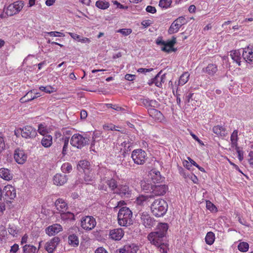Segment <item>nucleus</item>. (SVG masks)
I'll use <instances>...</instances> for the list:
<instances>
[{
	"label": "nucleus",
	"instance_id": "1",
	"mask_svg": "<svg viewBox=\"0 0 253 253\" xmlns=\"http://www.w3.org/2000/svg\"><path fill=\"white\" fill-rule=\"evenodd\" d=\"M169 226L166 222H159L157 226V231L152 232L147 238L150 243L155 246L163 244V238L166 236Z\"/></svg>",
	"mask_w": 253,
	"mask_h": 253
},
{
	"label": "nucleus",
	"instance_id": "2",
	"mask_svg": "<svg viewBox=\"0 0 253 253\" xmlns=\"http://www.w3.org/2000/svg\"><path fill=\"white\" fill-rule=\"evenodd\" d=\"M168 204L166 201L162 199L155 200L151 204V209L153 214L157 216H163L167 211Z\"/></svg>",
	"mask_w": 253,
	"mask_h": 253
},
{
	"label": "nucleus",
	"instance_id": "3",
	"mask_svg": "<svg viewBox=\"0 0 253 253\" xmlns=\"http://www.w3.org/2000/svg\"><path fill=\"white\" fill-rule=\"evenodd\" d=\"M89 139L85 136H83L79 133L73 135L70 140L71 145L78 149H82L89 144Z\"/></svg>",
	"mask_w": 253,
	"mask_h": 253
},
{
	"label": "nucleus",
	"instance_id": "4",
	"mask_svg": "<svg viewBox=\"0 0 253 253\" xmlns=\"http://www.w3.org/2000/svg\"><path fill=\"white\" fill-rule=\"evenodd\" d=\"M131 158L134 163L137 165H143L147 160V154L142 149H136L131 152Z\"/></svg>",
	"mask_w": 253,
	"mask_h": 253
},
{
	"label": "nucleus",
	"instance_id": "5",
	"mask_svg": "<svg viewBox=\"0 0 253 253\" xmlns=\"http://www.w3.org/2000/svg\"><path fill=\"white\" fill-rule=\"evenodd\" d=\"M24 6V2L21 0L17 1L9 4L6 8L7 16H11L19 13Z\"/></svg>",
	"mask_w": 253,
	"mask_h": 253
},
{
	"label": "nucleus",
	"instance_id": "6",
	"mask_svg": "<svg viewBox=\"0 0 253 253\" xmlns=\"http://www.w3.org/2000/svg\"><path fill=\"white\" fill-rule=\"evenodd\" d=\"M242 57L247 63L253 66V45L242 49Z\"/></svg>",
	"mask_w": 253,
	"mask_h": 253
},
{
	"label": "nucleus",
	"instance_id": "7",
	"mask_svg": "<svg viewBox=\"0 0 253 253\" xmlns=\"http://www.w3.org/2000/svg\"><path fill=\"white\" fill-rule=\"evenodd\" d=\"M3 194L6 201L13 200L16 196V189L11 185H7L3 189Z\"/></svg>",
	"mask_w": 253,
	"mask_h": 253
},
{
	"label": "nucleus",
	"instance_id": "8",
	"mask_svg": "<svg viewBox=\"0 0 253 253\" xmlns=\"http://www.w3.org/2000/svg\"><path fill=\"white\" fill-rule=\"evenodd\" d=\"M115 194L120 196L122 198H129L131 195L132 190L127 184H121L118 186Z\"/></svg>",
	"mask_w": 253,
	"mask_h": 253
},
{
	"label": "nucleus",
	"instance_id": "9",
	"mask_svg": "<svg viewBox=\"0 0 253 253\" xmlns=\"http://www.w3.org/2000/svg\"><path fill=\"white\" fill-rule=\"evenodd\" d=\"M132 214L128 208L122 207L119 211L118 214V221H128L131 219Z\"/></svg>",
	"mask_w": 253,
	"mask_h": 253
},
{
	"label": "nucleus",
	"instance_id": "10",
	"mask_svg": "<svg viewBox=\"0 0 253 253\" xmlns=\"http://www.w3.org/2000/svg\"><path fill=\"white\" fill-rule=\"evenodd\" d=\"M37 130L31 126H26L22 128L21 136L25 138H33L37 135Z\"/></svg>",
	"mask_w": 253,
	"mask_h": 253
},
{
	"label": "nucleus",
	"instance_id": "11",
	"mask_svg": "<svg viewBox=\"0 0 253 253\" xmlns=\"http://www.w3.org/2000/svg\"><path fill=\"white\" fill-rule=\"evenodd\" d=\"M60 239L58 237H54L45 245V249L48 253H53L59 244Z\"/></svg>",
	"mask_w": 253,
	"mask_h": 253
},
{
	"label": "nucleus",
	"instance_id": "12",
	"mask_svg": "<svg viewBox=\"0 0 253 253\" xmlns=\"http://www.w3.org/2000/svg\"><path fill=\"white\" fill-rule=\"evenodd\" d=\"M14 158L19 164H23L26 161L27 156L23 150L16 149L14 151Z\"/></svg>",
	"mask_w": 253,
	"mask_h": 253
},
{
	"label": "nucleus",
	"instance_id": "13",
	"mask_svg": "<svg viewBox=\"0 0 253 253\" xmlns=\"http://www.w3.org/2000/svg\"><path fill=\"white\" fill-rule=\"evenodd\" d=\"M168 190V186L165 184L153 185L151 193L155 196L164 195Z\"/></svg>",
	"mask_w": 253,
	"mask_h": 253
},
{
	"label": "nucleus",
	"instance_id": "14",
	"mask_svg": "<svg viewBox=\"0 0 253 253\" xmlns=\"http://www.w3.org/2000/svg\"><path fill=\"white\" fill-rule=\"evenodd\" d=\"M161 72H159L155 77V78L151 79L149 81L148 84L151 85L153 84H155L156 86L159 87H161L162 86V84L165 82L166 76L165 74L160 75Z\"/></svg>",
	"mask_w": 253,
	"mask_h": 253
},
{
	"label": "nucleus",
	"instance_id": "15",
	"mask_svg": "<svg viewBox=\"0 0 253 253\" xmlns=\"http://www.w3.org/2000/svg\"><path fill=\"white\" fill-rule=\"evenodd\" d=\"M62 230V227L58 223L49 226L45 229L46 233L49 236H54Z\"/></svg>",
	"mask_w": 253,
	"mask_h": 253
},
{
	"label": "nucleus",
	"instance_id": "16",
	"mask_svg": "<svg viewBox=\"0 0 253 253\" xmlns=\"http://www.w3.org/2000/svg\"><path fill=\"white\" fill-rule=\"evenodd\" d=\"M148 112L149 116L156 121L161 122L164 119V117L163 114L155 108H148Z\"/></svg>",
	"mask_w": 253,
	"mask_h": 253
},
{
	"label": "nucleus",
	"instance_id": "17",
	"mask_svg": "<svg viewBox=\"0 0 253 253\" xmlns=\"http://www.w3.org/2000/svg\"><path fill=\"white\" fill-rule=\"evenodd\" d=\"M40 96L41 94L39 92H37L35 89H33L28 92L24 96L21 98L20 100L21 102H29Z\"/></svg>",
	"mask_w": 253,
	"mask_h": 253
},
{
	"label": "nucleus",
	"instance_id": "18",
	"mask_svg": "<svg viewBox=\"0 0 253 253\" xmlns=\"http://www.w3.org/2000/svg\"><path fill=\"white\" fill-rule=\"evenodd\" d=\"M212 130L218 137L223 138L227 134L226 128L222 126L217 125L214 126L212 127Z\"/></svg>",
	"mask_w": 253,
	"mask_h": 253
},
{
	"label": "nucleus",
	"instance_id": "19",
	"mask_svg": "<svg viewBox=\"0 0 253 253\" xmlns=\"http://www.w3.org/2000/svg\"><path fill=\"white\" fill-rule=\"evenodd\" d=\"M67 180V175L65 174L57 173L53 178V183L56 185H62Z\"/></svg>",
	"mask_w": 253,
	"mask_h": 253
},
{
	"label": "nucleus",
	"instance_id": "20",
	"mask_svg": "<svg viewBox=\"0 0 253 253\" xmlns=\"http://www.w3.org/2000/svg\"><path fill=\"white\" fill-rule=\"evenodd\" d=\"M55 206L57 210L61 213L65 211L68 208L67 203L63 199L60 198L55 201Z\"/></svg>",
	"mask_w": 253,
	"mask_h": 253
},
{
	"label": "nucleus",
	"instance_id": "21",
	"mask_svg": "<svg viewBox=\"0 0 253 253\" xmlns=\"http://www.w3.org/2000/svg\"><path fill=\"white\" fill-rule=\"evenodd\" d=\"M141 103L146 108H157L159 104L158 101L154 99H150L148 98H142L140 99Z\"/></svg>",
	"mask_w": 253,
	"mask_h": 253
},
{
	"label": "nucleus",
	"instance_id": "22",
	"mask_svg": "<svg viewBox=\"0 0 253 253\" xmlns=\"http://www.w3.org/2000/svg\"><path fill=\"white\" fill-rule=\"evenodd\" d=\"M124 236V232L122 229L118 228L111 230L110 236L111 239L116 241L120 240Z\"/></svg>",
	"mask_w": 253,
	"mask_h": 253
},
{
	"label": "nucleus",
	"instance_id": "23",
	"mask_svg": "<svg viewBox=\"0 0 253 253\" xmlns=\"http://www.w3.org/2000/svg\"><path fill=\"white\" fill-rule=\"evenodd\" d=\"M230 55L233 60L235 62L238 66L241 65V59L243 58L242 55H241V49L230 51Z\"/></svg>",
	"mask_w": 253,
	"mask_h": 253
},
{
	"label": "nucleus",
	"instance_id": "24",
	"mask_svg": "<svg viewBox=\"0 0 253 253\" xmlns=\"http://www.w3.org/2000/svg\"><path fill=\"white\" fill-rule=\"evenodd\" d=\"M202 71L212 76L217 71V66L215 64H209L206 68H203Z\"/></svg>",
	"mask_w": 253,
	"mask_h": 253
},
{
	"label": "nucleus",
	"instance_id": "25",
	"mask_svg": "<svg viewBox=\"0 0 253 253\" xmlns=\"http://www.w3.org/2000/svg\"><path fill=\"white\" fill-rule=\"evenodd\" d=\"M0 177L5 180L9 181L12 179L13 177V174L8 169L0 168Z\"/></svg>",
	"mask_w": 253,
	"mask_h": 253
},
{
	"label": "nucleus",
	"instance_id": "26",
	"mask_svg": "<svg viewBox=\"0 0 253 253\" xmlns=\"http://www.w3.org/2000/svg\"><path fill=\"white\" fill-rule=\"evenodd\" d=\"M41 140V144L45 148H49L52 144V136L49 134L43 135Z\"/></svg>",
	"mask_w": 253,
	"mask_h": 253
},
{
	"label": "nucleus",
	"instance_id": "27",
	"mask_svg": "<svg viewBox=\"0 0 253 253\" xmlns=\"http://www.w3.org/2000/svg\"><path fill=\"white\" fill-rule=\"evenodd\" d=\"M190 74L188 72L183 73L180 77L177 83L175 82V85L177 87L178 85H183L189 80Z\"/></svg>",
	"mask_w": 253,
	"mask_h": 253
},
{
	"label": "nucleus",
	"instance_id": "28",
	"mask_svg": "<svg viewBox=\"0 0 253 253\" xmlns=\"http://www.w3.org/2000/svg\"><path fill=\"white\" fill-rule=\"evenodd\" d=\"M140 186L142 190L146 193L152 192L153 185L148 181L142 180L140 181Z\"/></svg>",
	"mask_w": 253,
	"mask_h": 253
},
{
	"label": "nucleus",
	"instance_id": "29",
	"mask_svg": "<svg viewBox=\"0 0 253 253\" xmlns=\"http://www.w3.org/2000/svg\"><path fill=\"white\" fill-rule=\"evenodd\" d=\"M106 183L108 185V188L115 193L116 190H117L118 185L117 181L114 178H110L109 179L106 180Z\"/></svg>",
	"mask_w": 253,
	"mask_h": 253
},
{
	"label": "nucleus",
	"instance_id": "30",
	"mask_svg": "<svg viewBox=\"0 0 253 253\" xmlns=\"http://www.w3.org/2000/svg\"><path fill=\"white\" fill-rule=\"evenodd\" d=\"M60 140L63 143L61 153L63 156H64L67 154L68 151L69 136L62 137Z\"/></svg>",
	"mask_w": 253,
	"mask_h": 253
},
{
	"label": "nucleus",
	"instance_id": "31",
	"mask_svg": "<svg viewBox=\"0 0 253 253\" xmlns=\"http://www.w3.org/2000/svg\"><path fill=\"white\" fill-rule=\"evenodd\" d=\"M69 244L73 247H78L79 244L78 237L74 234L70 235L68 236Z\"/></svg>",
	"mask_w": 253,
	"mask_h": 253
},
{
	"label": "nucleus",
	"instance_id": "32",
	"mask_svg": "<svg viewBox=\"0 0 253 253\" xmlns=\"http://www.w3.org/2000/svg\"><path fill=\"white\" fill-rule=\"evenodd\" d=\"M89 166V163L87 161L82 160L79 162L78 165H77V169L79 171L83 170L84 172L88 171Z\"/></svg>",
	"mask_w": 253,
	"mask_h": 253
},
{
	"label": "nucleus",
	"instance_id": "33",
	"mask_svg": "<svg viewBox=\"0 0 253 253\" xmlns=\"http://www.w3.org/2000/svg\"><path fill=\"white\" fill-rule=\"evenodd\" d=\"M69 35L75 40L77 41L78 42L85 43H89L90 42V40L87 38H84L80 35H77L74 33H69Z\"/></svg>",
	"mask_w": 253,
	"mask_h": 253
},
{
	"label": "nucleus",
	"instance_id": "34",
	"mask_svg": "<svg viewBox=\"0 0 253 253\" xmlns=\"http://www.w3.org/2000/svg\"><path fill=\"white\" fill-rule=\"evenodd\" d=\"M61 218L63 221L75 220L74 214L70 212H65V211L60 213Z\"/></svg>",
	"mask_w": 253,
	"mask_h": 253
},
{
	"label": "nucleus",
	"instance_id": "35",
	"mask_svg": "<svg viewBox=\"0 0 253 253\" xmlns=\"http://www.w3.org/2000/svg\"><path fill=\"white\" fill-rule=\"evenodd\" d=\"M137 220H139L138 218H139L142 221H149V220L151 221L152 220L151 217L147 212L139 213V214L137 215Z\"/></svg>",
	"mask_w": 253,
	"mask_h": 253
},
{
	"label": "nucleus",
	"instance_id": "36",
	"mask_svg": "<svg viewBox=\"0 0 253 253\" xmlns=\"http://www.w3.org/2000/svg\"><path fill=\"white\" fill-rule=\"evenodd\" d=\"M152 197V196L151 195H150V196H144V195H140L139 196H138L135 202L136 203V204L138 205H143L144 203V202H146L148 199L149 198H151Z\"/></svg>",
	"mask_w": 253,
	"mask_h": 253
},
{
	"label": "nucleus",
	"instance_id": "37",
	"mask_svg": "<svg viewBox=\"0 0 253 253\" xmlns=\"http://www.w3.org/2000/svg\"><path fill=\"white\" fill-rule=\"evenodd\" d=\"M95 5L99 9H106L109 7L110 4L108 1L98 0L96 2Z\"/></svg>",
	"mask_w": 253,
	"mask_h": 253
},
{
	"label": "nucleus",
	"instance_id": "38",
	"mask_svg": "<svg viewBox=\"0 0 253 253\" xmlns=\"http://www.w3.org/2000/svg\"><path fill=\"white\" fill-rule=\"evenodd\" d=\"M180 27V24L178 25V23L174 21L169 28L168 32L170 34L175 33L178 31Z\"/></svg>",
	"mask_w": 253,
	"mask_h": 253
},
{
	"label": "nucleus",
	"instance_id": "39",
	"mask_svg": "<svg viewBox=\"0 0 253 253\" xmlns=\"http://www.w3.org/2000/svg\"><path fill=\"white\" fill-rule=\"evenodd\" d=\"M214 239V234L211 232H209L205 237V241L207 244L211 245L213 243Z\"/></svg>",
	"mask_w": 253,
	"mask_h": 253
},
{
	"label": "nucleus",
	"instance_id": "40",
	"mask_svg": "<svg viewBox=\"0 0 253 253\" xmlns=\"http://www.w3.org/2000/svg\"><path fill=\"white\" fill-rule=\"evenodd\" d=\"M96 222H81V226L85 230H90L96 226Z\"/></svg>",
	"mask_w": 253,
	"mask_h": 253
},
{
	"label": "nucleus",
	"instance_id": "41",
	"mask_svg": "<svg viewBox=\"0 0 253 253\" xmlns=\"http://www.w3.org/2000/svg\"><path fill=\"white\" fill-rule=\"evenodd\" d=\"M23 251L24 253H35L37 248L33 245H26L23 246Z\"/></svg>",
	"mask_w": 253,
	"mask_h": 253
},
{
	"label": "nucleus",
	"instance_id": "42",
	"mask_svg": "<svg viewBox=\"0 0 253 253\" xmlns=\"http://www.w3.org/2000/svg\"><path fill=\"white\" fill-rule=\"evenodd\" d=\"M126 247H128V251L129 253H136L139 250V247L133 243L127 244L125 245Z\"/></svg>",
	"mask_w": 253,
	"mask_h": 253
},
{
	"label": "nucleus",
	"instance_id": "43",
	"mask_svg": "<svg viewBox=\"0 0 253 253\" xmlns=\"http://www.w3.org/2000/svg\"><path fill=\"white\" fill-rule=\"evenodd\" d=\"M120 161L121 165L127 169H130L132 167V163L130 162L129 158L122 159V157H121Z\"/></svg>",
	"mask_w": 253,
	"mask_h": 253
},
{
	"label": "nucleus",
	"instance_id": "44",
	"mask_svg": "<svg viewBox=\"0 0 253 253\" xmlns=\"http://www.w3.org/2000/svg\"><path fill=\"white\" fill-rule=\"evenodd\" d=\"M238 130H234L232 133L231 134L230 139L231 141L232 145L233 146H237V141H238Z\"/></svg>",
	"mask_w": 253,
	"mask_h": 253
},
{
	"label": "nucleus",
	"instance_id": "45",
	"mask_svg": "<svg viewBox=\"0 0 253 253\" xmlns=\"http://www.w3.org/2000/svg\"><path fill=\"white\" fill-rule=\"evenodd\" d=\"M249 245L247 242H241L238 246V250L242 252H246L249 250Z\"/></svg>",
	"mask_w": 253,
	"mask_h": 253
},
{
	"label": "nucleus",
	"instance_id": "46",
	"mask_svg": "<svg viewBox=\"0 0 253 253\" xmlns=\"http://www.w3.org/2000/svg\"><path fill=\"white\" fill-rule=\"evenodd\" d=\"M61 169L64 173L70 172L72 170V167L69 163H66L62 165Z\"/></svg>",
	"mask_w": 253,
	"mask_h": 253
},
{
	"label": "nucleus",
	"instance_id": "47",
	"mask_svg": "<svg viewBox=\"0 0 253 253\" xmlns=\"http://www.w3.org/2000/svg\"><path fill=\"white\" fill-rule=\"evenodd\" d=\"M171 2V0H160L159 5L161 7L167 8L170 6Z\"/></svg>",
	"mask_w": 253,
	"mask_h": 253
},
{
	"label": "nucleus",
	"instance_id": "48",
	"mask_svg": "<svg viewBox=\"0 0 253 253\" xmlns=\"http://www.w3.org/2000/svg\"><path fill=\"white\" fill-rule=\"evenodd\" d=\"M132 30L129 28L120 29L117 30V33H120L125 36L129 35L132 33Z\"/></svg>",
	"mask_w": 253,
	"mask_h": 253
},
{
	"label": "nucleus",
	"instance_id": "49",
	"mask_svg": "<svg viewBox=\"0 0 253 253\" xmlns=\"http://www.w3.org/2000/svg\"><path fill=\"white\" fill-rule=\"evenodd\" d=\"M8 231L10 234L12 235L13 236H15L17 234L18 230L13 225H10L8 228Z\"/></svg>",
	"mask_w": 253,
	"mask_h": 253
},
{
	"label": "nucleus",
	"instance_id": "50",
	"mask_svg": "<svg viewBox=\"0 0 253 253\" xmlns=\"http://www.w3.org/2000/svg\"><path fill=\"white\" fill-rule=\"evenodd\" d=\"M38 131L42 135H45L47 133V129L44 125L41 124L39 125Z\"/></svg>",
	"mask_w": 253,
	"mask_h": 253
},
{
	"label": "nucleus",
	"instance_id": "51",
	"mask_svg": "<svg viewBox=\"0 0 253 253\" xmlns=\"http://www.w3.org/2000/svg\"><path fill=\"white\" fill-rule=\"evenodd\" d=\"M108 185L106 183V180H102L99 184L98 189L105 192L108 191Z\"/></svg>",
	"mask_w": 253,
	"mask_h": 253
},
{
	"label": "nucleus",
	"instance_id": "52",
	"mask_svg": "<svg viewBox=\"0 0 253 253\" xmlns=\"http://www.w3.org/2000/svg\"><path fill=\"white\" fill-rule=\"evenodd\" d=\"M40 89L47 93H50L53 92L54 88L51 86H41L40 87Z\"/></svg>",
	"mask_w": 253,
	"mask_h": 253
},
{
	"label": "nucleus",
	"instance_id": "53",
	"mask_svg": "<svg viewBox=\"0 0 253 253\" xmlns=\"http://www.w3.org/2000/svg\"><path fill=\"white\" fill-rule=\"evenodd\" d=\"M84 180L87 183H89L93 180V175L90 173H88L87 171H84Z\"/></svg>",
	"mask_w": 253,
	"mask_h": 253
},
{
	"label": "nucleus",
	"instance_id": "54",
	"mask_svg": "<svg viewBox=\"0 0 253 253\" xmlns=\"http://www.w3.org/2000/svg\"><path fill=\"white\" fill-rule=\"evenodd\" d=\"M45 34H47L48 35H49L50 36H51V37H61L64 36V35L63 33L59 32H56V31L45 32Z\"/></svg>",
	"mask_w": 253,
	"mask_h": 253
},
{
	"label": "nucleus",
	"instance_id": "55",
	"mask_svg": "<svg viewBox=\"0 0 253 253\" xmlns=\"http://www.w3.org/2000/svg\"><path fill=\"white\" fill-rule=\"evenodd\" d=\"M206 207L211 211H216L217 210L215 206L210 201H206Z\"/></svg>",
	"mask_w": 253,
	"mask_h": 253
},
{
	"label": "nucleus",
	"instance_id": "56",
	"mask_svg": "<svg viewBox=\"0 0 253 253\" xmlns=\"http://www.w3.org/2000/svg\"><path fill=\"white\" fill-rule=\"evenodd\" d=\"M156 247H158L161 253H167L168 247L164 243H163L159 246H157Z\"/></svg>",
	"mask_w": 253,
	"mask_h": 253
},
{
	"label": "nucleus",
	"instance_id": "57",
	"mask_svg": "<svg viewBox=\"0 0 253 253\" xmlns=\"http://www.w3.org/2000/svg\"><path fill=\"white\" fill-rule=\"evenodd\" d=\"M176 43V38L173 37L171 40H169L166 42V44L167 45V46H169V48H173V46L174 44Z\"/></svg>",
	"mask_w": 253,
	"mask_h": 253
},
{
	"label": "nucleus",
	"instance_id": "58",
	"mask_svg": "<svg viewBox=\"0 0 253 253\" xmlns=\"http://www.w3.org/2000/svg\"><path fill=\"white\" fill-rule=\"evenodd\" d=\"M131 142L129 141L128 138H126L124 141H123L121 145L122 146L125 147V149L126 147L127 149H128L131 146Z\"/></svg>",
	"mask_w": 253,
	"mask_h": 253
},
{
	"label": "nucleus",
	"instance_id": "59",
	"mask_svg": "<svg viewBox=\"0 0 253 253\" xmlns=\"http://www.w3.org/2000/svg\"><path fill=\"white\" fill-rule=\"evenodd\" d=\"M7 235V231L5 226H0V238L4 237Z\"/></svg>",
	"mask_w": 253,
	"mask_h": 253
},
{
	"label": "nucleus",
	"instance_id": "60",
	"mask_svg": "<svg viewBox=\"0 0 253 253\" xmlns=\"http://www.w3.org/2000/svg\"><path fill=\"white\" fill-rule=\"evenodd\" d=\"M127 151V149L125 148L123 151H122L121 153V155H120L119 157L120 159H121V157H122V159H127L129 158V156L128 153L126 152Z\"/></svg>",
	"mask_w": 253,
	"mask_h": 253
},
{
	"label": "nucleus",
	"instance_id": "61",
	"mask_svg": "<svg viewBox=\"0 0 253 253\" xmlns=\"http://www.w3.org/2000/svg\"><path fill=\"white\" fill-rule=\"evenodd\" d=\"M162 50L168 53H169L171 52V51H175L176 50V49L174 48H169V46H167V45L165 43L164 45V47L162 48Z\"/></svg>",
	"mask_w": 253,
	"mask_h": 253
},
{
	"label": "nucleus",
	"instance_id": "62",
	"mask_svg": "<svg viewBox=\"0 0 253 253\" xmlns=\"http://www.w3.org/2000/svg\"><path fill=\"white\" fill-rule=\"evenodd\" d=\"M236 151L238 153V157L240 162L244 159V152L243 151L240 150L239 147H237Z\"/></svg>",
	"mask_w": 253,
	"mask_h": 253
},
{
	"label": "nucleus",
	"instance_id": "63",
	"mask_svg": "<svg viewBox=\"0 0 253 253\" xmlns=\"http://www.w3.org/2000/svg\"><path fill=\"white\" fill-rule=\"evenodd\" d=\"M73 129L71 128H63L62 131L64 135H70L73 133Z\"/></svg>",
	"mask_w": 253,
	"mask_h": 253
},
{
	"label": "nucleus",
	"instance_id": "64",
	"mask_svg": "<svg viewBox=\"0 0 253 253\" xmlns=\"http://www.w3.org/2000/svg\"><path fill=\"white\" fill-rule=\"evenodd\" d=\"M128 247L125 245L123 248H121L119 250L116 251V253H129L128 251Z\"/></svg>",
	"mask_w": 253,
	"mask_h": 253
}]
</instances>
